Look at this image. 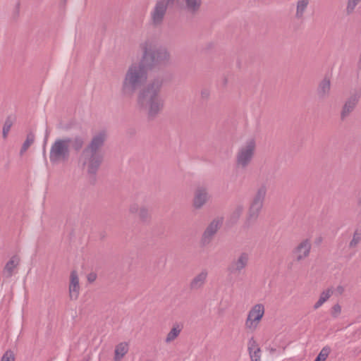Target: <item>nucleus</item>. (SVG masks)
Here are the masks:
<instances>
[{
	"mask_svg": "<svg viewBox=\"0 0 361 361\" xmlns=\"http://www.w3.org/2000/svg\"><path fill=\"white\" fill-rule=\"evenodd\" d=\"M142 51L140 62L132 63L127 69L121 85V93L124 97H132L147 80L149 69L166 65L170 61L169 51L157 47L154 41L147 39L140 44Z\"/></svg>",
	"mask_w": 361,
	"mask_h": 361,
	"instance_id": "1",
	"label": "nucleus"
},
{
	"mask_svg": "<svg viewBox=\"0 0 361 361\" xmlns=\"http://www.w3.org/2000/svg\"><path fill=\"white\" fill-rule=\"evenodd\" d=\"M163 85V79L156 78L152 80L137 97L138 106L147 111L149 118H154L164 106V100L160 95V91Z\"/></svg>",
	"mask_w": 361,
	"mask_h": 361,
	"instance_id": "2",
	"label": "nucleus"
},
{
	"mask_svg": "<svg viewBox=\"0 0 361 361\" xmlns=\"http://www.w3.org/2000/svg\"><path fill=\"white\" fill-rule=\"evenodd\" d=\"M107 138V133L102 130L91 139L88 145L83 149L80 157V161L87 168L89 174L94 176L102 162L103 156L100 149L104 145Z\"/></svg>",
	"mask_w": 361,
	"mask_h": 361,
	"instance_id": "3",
	"label": "nucleus"
},
{
	"mask_svg": "<svg viewBox=\"0 0 361 361\" xmlns=\"http://www.w3.org/2000/svg\"><path fill=\"white\" fill-rule=\"evenodd\" d=\"M68 140L58 138L52 143L49 151V160L53 164L66 162L70 157Z\"/></svg>",
	"mask_w": 361,
	"mask_h": 361,
	"instance_id": "4",
	"label": "nucleus"
},
{
	"mask_svg": "<svg viewBox=\"0 0 361 361\" xmlns=\"http://www.w3.org/2000/svg\"><path fill=\"white\" fill-rule=\"evenodd\" d=\"M256 149V142L253 138L248 139L239 147L235 155L236 165L245 169L251 163Z\"/></svg>",
	"mask_w": 361,
	"mask_h": 361,
	"instance_id": "5",
	"label": "nucleus"
},
{
	"mask_svg": "<svg viewBox=\"0 0 361 361\" xmlns=\"http://www.w3.org/2000/svg\"><path fill=\"white\" fill-rule=\"evenodd\" d=\"M267 188L266 185L263 184L260 185L256 190L252 199L250 202L247 221H256L259 216V214L263 207L264 202L267 195Z\"/></svg>",
	"mask_w": 361,
	"mask_h": 361,
	"instance_id": "6",
	"label": "nucleus"
},
{
	"mask_svg": "<svg viewBox=\"0 0 361 361\" xmlns=\"http://www.w3.org/2000/svg\"><path fill=\"white\" fill-rule=\"evenodd\" d=\"M265 312L264 305L257 303L253 305L247 313L245 326L250 331H255L258 327Z\"/></svg>",
	"mask_w": 361,
	"mask_h": 361,
	"instance_id": "7",
	"label": "nucleus"
},
{
	"mask_svg": "<svg viewBox=\"0 0 361 361\" xmlns=\"http://www.w3.org/2000/svg\"><path fill=\"white\" fill-rule=\"evenodd\" d=\"M250 262V255L242 252L236 257L233 258L227 267L229 275L238 276L242 274Z\"/></svg>",
	"mask_w": 361,
	"mask_h": 361,
	"instance_id": "8",
	"label": "nucleus"
},
{
	"mask_svg": "<svg viewBox=\"0 0 361 361\" xmlns=\"http://www.w3.org/2000/svg\"><path fill=\"white\" fill-rule=\"evenodd\" d=\"M175 0H159L157 1L153 11L151 13L152 23L154 25H160L169 4H173Z\"/></svg>",
	"mask_w": 361,
	"mask_h": 361,
	"instance_id": "9",
	"label": "nucleus"
},
{
	"mask_svg": "<svg viewBox=\"0 0 361 361\" xmlns=\"http://www.w3.org/2000/svg\"><path fill=\"white\" fill-rule=\"evenodd\" d=\"M360 97V91L355 90L352 92L350 97L345 100L341 111V119L342 121H344L354 111Z\"/></svg>",
	"mask_w": 361,
	"mask_h": 361,
	"instance_id": "10",
	"label": "nucleus"
},
{
	"mask_svg": "<svg viewBox=\"0 0 361 361\" xmlns=\"http://www.w3.org/2000/svg\"><path fill=\"white\" fill-rule=\"evenodd\" d=\"M223 223L221 218L214 219L204 230L202 238L201 244L204 246L208 245L213 239L214 235L221 227Z\"/></svg>",
	"mask_w": 361,
	"mask_h": 361,
	"instance_id": "11",
	"label": "nucleus"
},
{
	"mask_svg": "<svg viewBox=\"0 0 361 361\" xmlns=\"http://www.w3.org/2000/svg\"><path fill=\"white\" fill-rule=\"evenodd\" d=\"M312 247L310 239L302 240L292 251V255L297 262H300L309 257Z\"/></svg>",
	"mask_w": 361,
	"mask_h": 361,
	"instance_id": "12",
	"label": "nucleus"
},
{
	"mask_svg": "<svg viewBox=\"0 0 361 361\" xmlns=\"http://www.w3.org/2000/svg\"><path fill=\"white\" fill-rule=\"evenodd\" d=\"M208 190L205 187L200 186L195 191L193 198V207L197 209H201L209 200Z\"/></svg>",
	"mask_w": 361,
	"mask_h": 361,
	"instance_id": "13",
	"label": "nucleus"
},
{
	"mask_svg": "<svg viewBox=\"0 0 361 361\" xmlns=\"http://www.w3.org/2000/svg\"><path fill=\"white\" fill-rule=\"evenodd\" d=\"M208 277V271L202 269L195 275L190 282L189 287L192 290H197L203 288Z\"/></svg>",
	"mask_w": 361,
	"mask_h": 361,
	"instance_id": "14",
	"label": "nucleus"
},
{
	"mask_svg": "<svg viewBox=\"0 0 361 361\" xmlns=\"http://www.w3.org/2000/svg\"><path fill=\"white\" fill-rule=\"evenodd\" d=\"M176 3L182 9L195 13L200 8L202 0H176Z\"/></svg>",
	"mask_w": 361,
	"mask_h": 361,
	"instance_id": "15",
	"label": "nucleus"
},
{
	"mask_svg": "<svg viewBox=\"0 0 361 361\" xmlns=\"http://www.w3.org/2000/svg\"><path fill=\"white\" fill-rule=\"evenodd\" d=\"M247 350L251 361H261L262 350L253 337L250 338L247 342Z\"/></svg>",
	"mask_w": 361,
	"mask_h": 361,
	"instance_id": "16",
	"label": "nucleus"
},
{
	"mask_svg": "<svg viewBox=\"0 0 361 361\" xmlns=\"http://www.w3.org/2000/svg\"><path fill=\"white\" fill-rule=\"evenodd\" d=\"M20 264V258L17 255H13L6 262L3 269V275L6 278L11 277L14 274L16 273V269Z\"/></svg>",
	"mask_w": 361,
	"mask_h": 361,
	"instance_id": "17",
	"label": "nucleus"
},
{
	"mask_svg": "<svg viewBox=\"0 0 361 361\" xmlns=\"http://www.w3.org/2000/svg\"><path fill=\"white\" fill-rule=\"evenodd\" d=\"M80 291L79 279L75 271L71 273V281L69 285V295L71 300H76L78 298Z\"/></svg>",
	"mask_w": 361,
	"mask_h": 361,
	"instance_id": "18",
	"label": "nucleus"
},
{
	"mask_svg": "<svg viewBox=\"0 0 361 361\" xmlns=\"http://www.w3.org/2000/svg\"><path fill=\"white\" fill-rule=\"evenodd\" d=\"M331 91V81L324 78L319 84L317 92L319 98L324 99L329 97Z\"/></svg>",
	"mask_w": 361,
	"mask_h": 361,
	"instance_id": "19",
	"label": "nucleus"
},
{
	"mask_svg": "<svg viewBox=\"0 0 361 361\" xmlns=\"http://www.w3.org/2000/svg\"><path fill=\"white\" fill-rule=\"evenodd\" d=\"M65 140H68V147L71 149V147L75 151L79 152L82 148L85 140L81 135H75L73 137H66Z\"/></svg>",
	"mask_w": 361,
	"mask_h": 361,
	"instance_id": "20",
	"label": "nucleus"
},
{
	"mask_svg": "<svg viewBox=\"0 0 361 361\" xmlns=\"http://www.w3.org/2000/svg\"><path fill=\"white\" fill-rule=\"evenodd\" d=\"M310 0H298L296 4L295 18L298 20L302 19L306 11Z\"/></svg>",
	"mask_w": 361,
	"mask_h": 361,
	"instance_id": "21",
	"label": "nucleus"
},
{
	"mask_svg": "<svg viewBox=\"0 0 361 361\" xmlns=\"http://www.w3.org/2000/svg\"><path fill=\"white\" fill-rule=\"evenodd\" d=\"M128 345L127 343H121L115 348V360L118 361L128 353Z\"/></svg>",
	"mask_w": 361,
	"mask_h": 361,
	"instance_id": "22",
	"label": "nucleus"
},
{
	"mask_svg": "<svg viewBox=\"0 0 361 361\" xmlns=\"http://www.w3.org/2000/svg\"><path fill=\"white\" fill-rule=\"evenodd\" d=\"M181 327L179 324H175L171 331L168 333L165 342L166 343H170L173 341L180 334L181 331Z\"/></svg>",
	"mask_w": 361,
	"mask_h": 361,
	"instance_id": "23",
	"label": "nucleus"
},
{
	"mask_svg": "<svg viewBox=\"0 0 361 361\" xmlns=\"http://www.w3.org/2000/svg\"><path fill=\"white\" fill-rule=\"evenodd\" d=\"M333 293V291L331 289H327L326 290L323 291L318 300V301L314 304V308L315 310L320 307L327 300L331 297V294Z\"/></svg>",
	"mask_w": 361,
	"mask_h": 361,
	"instance_id": "24",
	"label": "nucleus"
},
{
	"mask_svg": "<svg viewBox=\"0 0 361 361\" xmlns=\"http://www.w3.org/2000/svg\"><path fill=\"white\" fill-rule=\"evenodd\" d=\"M35 135L32 132H30L26 137L25 141L23 142V146L20 149V154H23L31 145L35 142Z\"/></svg>",
	"mask_w": 361,
	"mask_h": 361,
	"instance_id": "25",
	"label": "nucleus"
},
{
	"mask_svg": "<svg viewBox=\"0 0 361 361\" xmlns=\"http://www.w3.org/2000/svg\"><path fill=\"white\" fill-rule=\"evenodd\" d=\"M361 241V229L357 228L354 231L353 238L349 243L350 247H355Z\"/></svg>",
	"mask_w": 361,
	"mask_h": 361,
	"instance_id": "26",
	"label": "nucleus"
},
{
	"mask_svg": "<svg viewBox=\"0 0 361 361\" xmlns=\"http://www.w3.org/2000/svg\"><path fill=\"white\" fill-rule=\"evenodd\" d=\"M330 353L331 348L328 345L324 346L314 361H325Z\"/></svg>",
	"mask_w": 361,
	"mask_h": 361,
	"instance_id": "27",
	"label": "nucleus"
},
{
	"mask_svg": "<svg viewBox=\"0 0 361 361\" xmlns=\"http://www.w3.org/2000/svg\"><path fill=\"white\" fill-rule=\"evenodd\" d=\"M243 211L244 207L242 204L237 205L231 214V219L236 221L240 218Z\"/></svg>",
	"mask_w": 361,
	"mask_h": 361,
	"instance_id": "28",
	"label": "nucleus"
},
{
	"mask_svg": "<svg viewBox=\"0 0 361 361\" xmlns=\"http://www.w3.org/2000/svg\"><path fill=\"white\" fill-rule=\"evenodd\" d=\"M361 1V0H348L346 13L347 14H350L355 10L356 6Z\"/></svg>",
	"mask_w": 361,
	"mask_h": 361,
	"instance_id": "29",
	"label": "nucleus"
},
{
	"mask_svg": "<svg viewBox=\"0 0 361 361\" xmlns=\"http://www.w3.org/2000/svg\"><path fill=\"white\" fill-rule=\"evenodd\" d=\"M138 215H139L140 219L142 221H147L149 217V213L148 209H147L145 207H140Z\"/></svg>",
	"mask_w": 361,
	"mask_h": 361,
	"instance_id": "30",
	"label": "nucleus"
},
{
	"mask_svg": "<svg viewBox=\"0 0 361 361\" xmlns=\"http://www.w3.org/2000/svg\"><path fill=\"white\" fill-rule=\"evenodd\" d=\"M12 121L10 119V118H8L5 123H4V127H3V136L4 137H6L9 131H10V129L12 126Z\"/></svg>",
	"mask_w": 361,
	"mask_h": 361,
	"instance_id": "31",
	"label": "nucleus"
},
{
	"mask_svg": "<svg viewBox=\"0 0 361 361\" xmlns=\"http://www.w3.org/2000/svg\"><path fill=\"white\" fill-rule=\"evenodd\" d=\"M1 361H15L13 353L11 350H7L2 356Z\"/></svg>",
	"mask_w": 361,
	"mask_h": 361,
	"instance_id": "32",
	"label": "nucleus"
},
{
	"mask_svg": "<svg viewBox=\"0 0 361 361\" xmlns=\"http://www.w3.org/2000/svg\"><path fill=\"white\" fill-rule=\"evenodd\" d=\"M341 312V307L338 304H336L332 307L331 315L334 317H337Z\"/></svg>",
	"mask_w": 361,
	"mask_h": 361,
	"instance_id": "33",
	"label": "nucleus"
},
{
	"mask_svg": "<svg viewBox=\"0 0 361 361\" xmlns=\"http://www.w3.org/2000/svg\"><path fill=\"white\" fill-rule=\"evenodd\" d=\"M140 209V207H139V205L137 203H133L129 207V212L131 214L139 213Z\"/></svg>",
	"mask_w": 361,
	"mask_h": 361,
	"instance_id": "34",
	"label": "nucleus"
},
{
	"mask_svg": "<svg viewBox=\"0 0 361 361\" xmlns=\"http://www.w3.org/2000/svg\"><path fill=\"white\" fill-rule=\"evenodd\" d=\"M209 96V91L207 89H204L201 91V97L202 99H207Z\"/></svg>",
	"mask_w": 361,
	"mask_h": 361,
	"instance_id": "35",
	"label": "nucleus"
},
{
	"mask_svg": "<svg viewBox=\"0 0 361 361\" xmlns=\"http://www.w3.org/2000/svg\"><path fill=\"white\" fill-rule=\"evenodd\" d=\"M97 275L94 273H90L87 276V280L89 282L92 283L96 280Z\"/></svg>",
	"mask_w": 361,
	"mask_h": 361,
	"instance_id": "36",
	"label": "nucleus"
},
{
	"mask_svg": "<svg viewBox=\"0 0 361 361\" xmlns=\"http://www.w3.org/2000/svg\"><path fill=\"white\" fill-rule=\"evenodd\" d=\"M359 203H360V204L361 205V197H360V200Z\"/></svg>",
	"mask_w": 361,
	"mask_h": 361,
	"instance_id": "37",
	"label": "nucleus"
}]
</instances>
